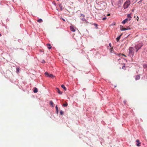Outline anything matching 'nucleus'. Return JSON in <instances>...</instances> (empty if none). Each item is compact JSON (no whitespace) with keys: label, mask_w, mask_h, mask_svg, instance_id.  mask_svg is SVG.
Listing matches in <instances>:
<instances>
[{"label":"nucleus","mask_w":147,"mask_h":147,"mask_svg":"<svg viewBox=\"0 0 147 147\" xmlns=\"http://www.w3.org/2000/svg\"><path fill=\"white\" fill-rule=\"evenodd\" d=\"M128 55L131 57H132L134 55V49L132 47H129V49Z\"/></svg>","instance_id":"1"},{"label":"nucleus","mask_w":147,"mask_h":147,"mask_svg":"<svg viewBox=\"0 0 147 147\" xmlns=\"http://www.w3.org/2000/svg\"><path fill=\"white\" fill-rule=\"evenodd\" d=\"M130 4V1L129 0L126 1L124 3L123 7L124 9H127Z\"/></svg>","instance_id":"2"},{"label":"nucleus","mask_w":147,"mask_h":147,"mask_svg":"<svg viewBox=\"0 0 147 147\" xmlns=\"http://www.w3.org/2000/svg\"><path fill=\"white\" fill-rule=\"evenodd\" d=\"M140 45H136L135 46V48L136 49V52H137L139 49H140L141 47L143 46V44L142 43L140 44Z\"/></svg>","instance_id":"3"},{"label":"nucleus","mask_w":147,"mask_h":147,"mask_svg":"<svg viewBox=\"0 0 147 147\" xmlns=\"http://www.w3.org/2000/svg\"><path fill=\"white\" fill-rule=\"evenodd\" d=\"M123 2V0H119L117 2V5L118 7H121V4Z\"/></svg>","instance_id":"4"},{"label":"nucleus","mask_w":147,"mask_h":147,"mask_svg":"<svg viewBox=\"0 0 147 147\" xmlns=\"http://www.w3.org/2000/svg\"><path fill=\"white\" fill-rule=\"evenodd\" d=\"M76 28L73 25H71L70 26V30L72 32H75L76 31Z\"/></svg>","instance_id":"5"},{"label":"nucleus","mask_w":147,"mask_h":147,"mask_svg":"<svg viewBox=\"0 0 147 147\" xmlns=\"http://www.w3.org/2000/svg\"><path fill=\"white\" fill-rule=\"evenodd\" d=\"M130 29V28H124L123 26H121L120 30L121 31H125V30Z\"/></svg>","instance_id":"6"},{"label":"nucleus","mask_w":147,"mask_h":147,"mask_svg":"<svg viewBox=\"0 0 147 147\" xmlns=\"http://www.w3.org/2000/svg\"><path fill=\"white\" fill-rule=\"evenodd\" d=\"M81 19L83 21H86V19L84 18L85 15L83 14H81L80 15Z\"/></svg>","instance_id":"7"},{"label":"nucleus","mask_w":147,"mask_h":147,"mask_svg":"<svg viewBox=\"0 0 147 147\" xmlns=\"http://www.w3.org/2000/svg\"><path fill=\"white\" fill-rule=\"evenodd\" d=\"M131 20V19L130 18H126L122 22V23L123 24H125L126 22H127L128 21H130Z\"/></svg>","instance_id":"8"},{"label":"nucleus","mask_w":147,"mask_h":147,"mask_svg":"<svg viewBox=\"0 0 147 147\" xmlns=\"http://www.w3.org/2000/svg\"><path fill=\"white\" fill-rule=\"evenodd\" d=\"M56 91L59 94H61L63 92L60 91L59 90V89L58 88H56Z\"/></svg>","instance_id":"9"},{"label":"nucleus","mask_w":147,"mask_h":147,"mask_svg":"<svg viewBox=\"0 0 147 147\" xmlns=\"http://www.w3.org/2000/svg\"><path fill=\"white\" fill-rule=\"evenodd\" d=\"M136 141L137 143H138L136 144L137 146H140V144L141 143L140 142L139 140H137Z\"/></svg>","instance_id":"10"},{"label":"nucleus","mask_w":147,"mask_h":147,"mask_svg":"<svg viewBox=\"0 0 147 147\" xmlns=\"http://www.w3.org/2000/svg\"><path fill=\"white\" fill-rule=\"evenodd\" d=\"M47 45L49 49H50L51 48V46L50 44H47Z\"/></svg>","instance_id":"11"},{"label":"nucleus","mask_w":147,"mask_h":147,"mask_svg":"<svg viewBox=\"0 0 147 147\" xmlns=\"http://www.w3.org/2000/svg\"><path fill=\"white\" fill-rule=\"evenodd\" d=\"M122 34H121L119 36H118L116 38V40L117 42H118L121 36H122Z\"/></svg>","instance_id":"12"},{"label":"nucleus","mask_w":147,"mask_h":147,"mask_svg":"<svg viewBox=\"0 0 147 147\" xmlns=\"http://www.w3.org/2000/svg\"><path fill=\"white\" fill-rule=\"evenodd\" d=\"M140 76L139 75H137V76H136V78H135V79H136V80H138L139 79H140Z\"/></svg>","instance_id":"13"},{"label":"nucleus","mask_w":147,"mask_h":147,"mask_svg":"<svg viewBox=\"0 0 147 147\" xmlns=\"http://www.w3.org/2000/svg\"><path fill=\"white\" fill-rule=\"evenodd\" d=\"M34 90H33V92L34 93H36L37 92H38V89L36 88H34Z\"/></svg>","instance_id":"14"},{"label":"nucleus","mask_w":147,"mask_h":147,"mask_svg":"<svg viewBox=\"0 0 147 147\" xmlns=\"http://www.w3.org/2000/svg\"><path fill=\"white\" fill-rule=\"evenodd\" d=\"M61 87L63 88L65 90H66V87H65V86L64 85H63V84L61 86Z\"/></svg>","instance_id":"15"},{"label":"nucleus","mask_w":147,"mask_h":147,"mask_svg":"<svg viewBox=\"0 0 147 147\" xmlns=\"http://www.w3.org/2000/svg\"><path fill=\"white\" fill-rule=\"evenodd\" d=\"M37 21L38 22H39L40 23H41V22H42V19H41V18H40L39 19H38L37 20Z\"/></svg>","instance_id":"16"},{"label":"nucleus","mask_w":147,"mask_h":147,"mask_svg":"<svg viewBox=\"0 0 147 147\" xmlns=\"http://www.w3.org/2000/svg\"><path fill=\"white\" fill-rule=\"evenodd\" d=\"M55 108H56V113L57 114L58 113L59 110H58V107L57 106H56Z\"/></svg>","instance_id":"17"},{"label":"nucleus","mask_w":147,"mask_h":147,"mask_svg":"<svg viewBox=\"0 0 147 147\" xmlns=\"http://www.w3.org/2000/svg\"><path fill=\"white\" fill-rule=\"evenodd\" d=\"M48 77L53 78L54 77V76L52 74H50L49 75Z\"/></svg>","instance_id":"18"},{"label":"nucleus","mask_w":147,"mask_h":147,"mask_svg":"<svg viewBox=\"0 0 147 147\" xmlns=\"http://www.w3.org/2000/svg\"><path fill=\"white\" fill-rule=\"evenodd\" d=\"M50 104L51 106L52 107H54V106L53 105V103L52 101H50Z\"/></svg>","instance_id":"19"},{"label":"nucleus","mask_w":147,"mask_h":147,"mask_svg":"<svg viewBox=\"0 0 147 147\" xmlns=\"http://www.w3.org/2000/svg\"><path fill=\"white\" fill-rule=\"evenodd\" d=\"M19 70H20V68L19 67H18L16 68V72L17 73H18L19 72Z\"/></svg>","instance_id":"20"},{"label":"nucleus","mask_w":147,"mask_h":147,"mask_svg":"<svg viewBox=\"0 0 147 147\" xmlns=\"http://www.w3.org/2000/svg\"><path fill=\"white\" fill-rule=\"evenodd\" d=\"M143 67L145 68L147 67V64H144L143 65Z\"/></svg>","instance_id":"21"},{"label":"nucleus","mask_w":147,"mask_h":147,"mask_svg":"<svg viewBox=\"0 0 147 147\" xmlns=\"http://www.w3.org/2000/svg\"><path fill=\"white\" fill-rule=\"evenodd\" d=\"M59 7H60L61 10H63L62 6V5L61 4H60L59 5Z\"/></svg>","instance_id":"22"},{"label":"nucleus","mask_w":147,"mask_h":147,"mask_svg":"<svg viewBox=\"0 0 147 147\" xmlns=\"http://www.w3.org/2000/svg\"><path fill=\"white\" fill-rule=\"evenodd\" d=\"M131 14H128L127 15V17L128 18H130L131 19Z\"/></svg>","instance_id":"23"},{"label":"nucleus","mask_w":147,"mask_h":147,"mask_svg":"<svg viewBox=\"0 0 147 147\" xmlns=\"http://www.w3.org/2000/svg\"><path fill=\"white\" fill-rule=\"evenodd\" d=\"M67 105H68L67 103H66L65 104H63V105L64 107H66L67 106Z\"/></svg>","instance_id":"24"},{"label":"nucleus","mask_w":147,"mask_h":147,"mask_svg":"<svg viewBox=\"0 0 147 147\" xmlns=\"http://www.w3.org/2000/svg\"><path fill=\"white\" fill-rule=\"evenodd\" d=\"M45 75L46 76H47L48 77L49 76V74L47 72H46L45 73Z\"/></svg>","instance_id":"25"},{"label":"nucleus","mask_w":147,"mask_h":147,"mask_svg":"<svg viewBox=\"0 0 147 147\" xmlns=\"http://www.w3.org/2000/svg\"><path fill=\"white\" fill-rule=\"evenodd\" d=\"M60 113L61 115H62L64 113V112L62 111L61 110L60 112Z\"/></svg>","instance_id":"26"},{"label":"nucleus","mask_w":147,"mask_h":147,"mask_svg":"<svg viewBox=\"0 0 147 147\" xmlns=\"http://www.w3.org/2000/svg\"><path fill=\"white\" fill-rule=\"evenodd\" d=\"M142 0H141L140 1H139L138 3H142Z\"/></svg>","instance_id":"27"},{"label":"nucleus","mask_w":147,"mask_h":147,"mask_svg":"<svg viewBox=\"0 0 147 147\" xmlns=\"http://www.w3.org/2000/svg\"><path fill=\"white\" fill-rule=\"evenodd\" d=\"M115 22H113L112 24L111 25V26L113 25H115Z\"/></svg>","instance_id":"28"},{"label":"nucleus","mask_w":147,"mask_h":147,"mask_svg":"<svg viewBox=\"0 0 147 147\" xmlns=\"http://www.w3.org/2000/svg\"><path fill=\"white\" fill-rule=\"evenodd\" d=\"M106 18H107L106 17H104L102 18V20H105Z\"/></svg>","instance_id":"29"},{"label":"nucleus","mask_w":147,"mask_h":147,"mask_svg":"<svg viewBox=\"0 0 147 147\" xmlns=\"http://www.w3.org/2000/svg\"><path fill=\"white\" fill-rule=\"evenodd\" d=\"M42 62V63H45V60H43Z\"/></svg>","instance_id":"30"},{"label":"nucleus","mask_w":147,"mask_h":147,"mask_svg":"<svg viewBox=\"0 0 147 147\" xmlns=\"http://www.w3.org/2000/svg\"><path fill=\"white\" fill-rule=\"evenodd\" d=\"M125 67V65H124L122 67V68L123 69V68Z\"/></svg>","instance_id":"31"},{"label":"nucleus","mask_w":147,"mask_h":147,"mask_svg":"<svg viewBox=\"0 0 147 147\" xmlns=\"http://www.w3.org/2000/svg\"><path fill=\"white\" fill-rule=\"evenodd\" d=\"M124 103L125 104H126V102L125 100L124 101Z\"/></svg>","instance_id":"32"},{"label":"nucleus","mask_w":147,"mask_h":147,"mask_svg":"<svg viewBox=\"0 0 147 147\" xmlns=\"http://www.w3.org/2000/svg\"><path fill=\"white\" fill-rule=\"evenodd\" d=\"M62 19L64 21H65V20L64 19H63V18H62Z\"/></svg>","instance_id":"33"},{"label":"nucleus","mask_w":147,"mask_h":147,"mask_svg":"<svg viewBox=\"0 0 147 147\" xmlns=\"http://www.w3.org/2000/svg\"><path fill=\"white\" fill-rule=\"evenodd\" d=\"M121 55H122V56H125L126 57V56H125V55H123V54H121Z\"/></svg>","instance_id":"34"},{"label":"nucleus","mask_w":147,"mask_h":147,"mask_svg":"<svg viewBox=\"0 0 147 147\" xmlns=\"http://www.w3.org/2000/svg\"><path fill=\"white\" fill-rule=\"evenodd\" d=\"M110 15V13H108L107 15V16H109Z\"/></svg>","instance_id":"35"},{"label":"nucleus","mask_w":147,"mask_h":147,"mask_svg":"<svg viewBox=\"0 0 147 147\" xmlns=\"http://www.w3.org/2000/svg\"><path fill=\"white\" fill-rule=\"evenodd\" d=\"M109 46L111 47V43H109Z\"/></svg>","instance_id":"36"},{"label":"nucleus","mask_w":147,"mask_h":147,"mask_svg":"<svg viewBox=\"0 0 147 147\" xmlns=\"http://www.w3.org/2000/svg\"><path fill=\"white\" fill-rule=\"evenodd\" d=\"M1 34L0 33V36H1Z\"/></svg>","instance_id":"37"},{"label":"nucleus","mask_w":147,"mask_h":147,"mask_svg":"<svg viewBox=\"0 0 147 147\" xmlns=\"http://www.w3.org/2000/svg\"><path fill=\"white\" fill-rule=\"evenodd\" d=\"M116 86H114V87H116Z\"/></svg>","instance_id":"38"}]
</instances>
